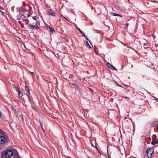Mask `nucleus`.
<instances>
[{"mask_svg":"<svg viewBox=\"0 0 158 158\" xmlns=\"http://www.w3.org/2000/svg\"><path fill=\"white\" fill-rule=\"evenodd\" d=\"M17 151L15 150H8L6 151L5 154L7 157L10 158L12 155L14 156L15 155L17 154Z\"/></svg>","mask_w":158,"mask_h":158,"instance_id":"f257e3e1","label":"nucleus"},{"mask_svg":"<svg viewBox=\"0 0 158 158\" xmlns=\"http://www.w3.org/2000/svg\"><path fill=\"white\" fill-rule=\"evenodd\" d=\"M38 22L36 21L35 25H33L32 24H28V28L31 29L33 30L35 29L36 30H37L39 29V27L38 26Z\"/></svg>","mask_w":158,"mask_h":158,"instance_id":"f03ea898","label":"nucleus"},{"mask_svg":"<svg viewBox=\"0 0 158 158\" xmlns=\"http://www.w3.org/2000/svg\"><path fill=\"white\" fill-rule=\"evenodd\" d=\"M154 152L153 148H150L146 151L148 157L151 158L152 156V154Z\"/></svg>","mask_w":158,"mask_h":158,"instance_id":"7ed1b4c3","label":"nucleus"},{"mask_svg":"<svg viewBox=\"0 0 158 158\" xmlns=\"http://www.w3.org/2000/svg\"><path fill=\"white\" fill-rule=\"evenodd\" d=\"M8 139L7 137L1 136L0 137V143L3 144L8 141Z\"/></svg>","mask_w":158,"mask_h":158,"instance_id":"20e7f679","label":"nucleus"},{"mask_svg":"<svg viewBox=\"0 0 158 158\" xmlns=\"http://www.w3.org/2000/svg\"><path fill=\"white\" fill-rule=\"evenodd\" d=\"M107 67L112 70H117L114 67L113 65H111L110 63H107Z\"/></svg>","mask_w":158,"mask_h":158,"instance_id":"39448f33","label":"nucleus"},{"mask_svg":"<svg viewBox=\"0 0 158 158\" xmlns=\"http://www.w3.org/2000/svg\"><path fill=\"white\" fill-rule=\"evenodd\" d=\"M48 15H52L54 16H55V14L53 11L50 10H48Z\"/></svg>","mask_w":158,"mask_h":158,"instance_id":"423d86ee","label":"nucleus"},{"mask_svg":"<svg viewBox=\"0 0 158 158\" xmlns=\"http://www.w3.org/2000/svg\"><path fill=\"white\" fill-rule=\"evenodd\" d=\"M25 90L27 91L28 93V94H26V95L27 96V97L29 98V95H30V90L28 87L26 85H25Z\"/></svg>","mask_w":158,"mask_h":158,"instance_id":"0eeeda50","label":"nucleus"},{"mask_svg":"<svg viewBox=\"0 0 158 158\" xmlns=\"http://www.w3.org/2000/svg\"><path fill=\"white\" fill-rule=\"evenodd\" d=\"M76 28L77 29V30H78L80 32V33H81V34L86 39H87V40H88V39H87V38H86V35H85V34L82 32V31L80 30V29H79V28H77V27H76Z\"/></svg>","mask_w":158,"mask_h":158,"instance_id":"6e6552de","label":"nucleus"},{"mask_svg":"<svg viewBox=\"0 0 158 158\" xmlns=\"http://www.w3.org/2000/svg\"><path fill=\"white\" fill-rule=\"evenodd\" d=\"M48 30L50 32H51L52 33L55 32V30H54L51 27H48Z\"/></svg>","mask_w":158,"mask_h":158,"instance_id":"1a4fd4ad","label":"nucleus"},{"mask_svg":"<svg viewBox=\"0 0 158 158\" xmlns=\"http://www.w3.org/2000/svg\"><path fill=\"white\" fill-rule=\"evenodd\" d=\"M158 143V141L156 140L155 139H153L152 140V144L153 145H154Z\"/></svg>","mask_w":158,"mask_h":158,"instance_id":"9d476101","label":"nucleus"},{"mask_svg":"<svg viewBox=\"0 0 158 158\" xmlns=\"http://www.w3.org/2000/svg\"><path fill=\"white\" fill-rule=\"evenodd\" d=\"M84 44L86 45V46L87 47H88L89 48H91V47L90 46V45L89 44V43H88V42L85 41H84Z\"/></svg>","mask_w":158,"mask_h":158,"instance_id":"9b49d317","label":"nucleus"},{"mask_svg":"<svg viewBox=\"0 0 158 158\" xmlns=\"http://www.w3.org/2000/svg\"><path fill=\"white\" fill-rule=\"evenodd\" d=\"M157 124H158V121H155L153 122L152 124H151V126L152 127H154Z\"/></svg>","mask_w":158,"mask_h":158,"instance_id":"f8f14e48","label":"nucleus"},{"mask_svg":"<svg viewBox=\"0 0 158 158\" xmlns=\"http://www.w3.org/2000/svg\"><path fill=\"white\" fill-rule=\"evenodd\" d=\"M111 15H112L114 16H119V17H121V18H122V15H121L119 14H116V13H111Z\"/></svg>","mask_w":158,"mask_h":158,"instance_id":"ddd939ff","label":"nucleus"},{"mask_svg":"<svg viewBox=\"0 0 158 158\" xmlns=\"http://www.w3.org/2000/svg\"><path fill=\"white\" fill-rule=\"evenodd\" d=\"M11 108L12 110L14 112V113L15 114H17V113L16 110L14 108V106L12 105H11Z\"/></svg>","mask_w":158,"mask_h":158,"instance_id":"4468645a","label":"nucleus"},{"mask_svg":"<svg viewBox=\"0 0 158 158\" xmlns=\"http://www.w3.org/2000/svg\"><path fill=\"white\" fill-rule=\"evenodd\" d=\"M17 92H18V94L19 95V97L22 98V97L23 96V93L22 92H21L19 90V91H17Z\"/></svg>","mask_w":158,"mask_h":158,"instance_id":"2eb2a0df","label":"nucleus"},{"mask_svg":"<svg viewBox=\"0 0 158 158\" xmlns=\"http://www.w3.org/2000/svg\"><path fill=\"white\" fill-rule=\"evenodd\" d=\"M12 86L13 88L15 89L17 91H19V89L17 87L15 84L12 85Z\"/></svg>","mask_w":158,"mask_h":158,"instance_id":"dca6fc26","label":"nucleus"},{"mask_svg":"<svg viewBox=\"0 0 158 158\" xmlns=\"http://www.w3.org/2000/svg\"><path fill=\"white\" fill-rule=\"evenodd\" d=\"M40 126H41V128L42 129L43 131V132L44 133L45 132V131L44 130V128H43V124H42V123H41L40 122Z\"/></svg>","mask_w":158,"mask_h":158,"instance_id":"f3484780","label":"nucleus"},{"mask_svg":"<svg viewBox=\"0 0 158 158\" xmlns=\"http://www.w3.org/2000/svg\"><path fill=\"white\" fill-rule=\"evenodd\" d=\"M0 117L1 118H4V116L2 114V112L0 111Z\"/></svg>","mask_w":158,"mask_h":158,"instance_id":"a211bd4d","label":"nucleus"},{"mask_svg":"<svg viewBox=\"0 0 158 158\" xmlns=\"http://www.w3.org/2000/svg\"><path fill=\"white\" fill-rule=\"evenodd\" d=\"M13 158H21L18 155V153L17 154L15 155L13 157Z\"/></svg>","mask_w":158,"mask_h":158,"instance_id":"6ab92c4d","label":"nucleus"},{"mask_svg":"<svg viewBox=\"0 0 158 158\" xmlns=\"http://www.w3.org/2000/svg\"><path fill=\"white\" fill-rule=\"evenodd\" d=\"M32 108L35 111H37V110H36V108L35 107L32 106Z\"/></svg>","mask_w":158,"mask_h":158,"instance_id":"aec40b11","label":"nucleus"},{"mask_svg":"<svg viewBox=\"0 0 158 158\" xmlns=\"http://www.w3.org/2000/svg\"><path fill=\"white\" fill-rule=\"evenodd\" d=\"M27 12L29 14L27 15V17H30L31 16V15L30 13H29V12L28 11H27Z\"/></svg>","mask_w":158,"mask_h":158,"instance_id":"412c9836","label":"nucleus"},{"mask_svg":"<svg viewBox=\"0 0 158 158\" xmlns=\"http://www.w3.org/2000/svg\"><path fill=\"white\" fill-rule=\"evenodd\" d=\"M29 72L30 73H31V76L33 77H34V73L33 72H31V71H29Z\"/></svg>","mask_w":158,"mask_h":158,"instance_id":"4be33fe9","label":"nucleus"},{"mask_svg":"<svg viewBox=\"0 0 158 158\" xmlns=\"http://www.w3.org/2000/svg\"><path fill=\"white\" fill-rule=\"evenodd\" d=\"M32 19L34 20H37L36 17H35V16H33V17H32Z\"/></svg>","mask_w":158,"mask_h":158,"instance_id":"5701e85b","label":"nucleus"},{"mask_svg":"<svg viewBox=\"0 0 158 158\" xmlns=\"http://www.w3.org/2000/svg\"><path fill=\"white\" fill-rule=\"evenodd\" d=\"M69 77L70 78H73V75H70Z\"/></svg>","mask_w":158,"mask_h":158,"instance_id":"b1692460","label":"nucleus"},{"mask_svg":"<svg viewBox=\"0 0 158 158\" xmlns=\"http://www.w3.org/2000/svg\"><path fill=\"white\" fill-rule=\"evenodd\" d=\"M107 153H108V156L109 158H111L110 156L109 155L108 151H107Z\"/></svg>","mask_w":158,"mask_h":158,"instance_id":"393cba45","label":"nucleus"},{"mask_svg":"<svg viewBox=\"0 0 158 158\" xmlns=\"http://www.w3.org/2000/svg\"><path fill=\"white\" fill-rule=\"evenodd\" d=\"M48 27H48V25H47V28H48Z\"/></svg>","mask_w":158,"mask_h":158,"instance_id":"a878e982","label":"nucleus"},{"mask_svg":"<svg viewBox=\"0 0 158 158\" xmlns=\"http://www.w3.org/2000/svg\"><path fill=\"white\" fill-rule=\"evenodd\" d=\"M126 25H127V27L128 26V24H126Z\"/></svg>","mask_w":158,"mask_h":158,"instance_id":"bb28decb","label":"nucleus"},{"mask_svg":"<svg viewBox=\"0 0 158 158\" xmlns=\"http://www.w3.org/2000/svg\"><path fill=\"white\" fill-rule=\"evenodd\" d=\"M97 150L98 151V152H99V151H98V149H97Z\"/></svg>","mask_w":158,"mask_h":158,"instance_id":"cd10ccee","label":"nucleus"},{"mask_svg":"<svg viewBox=\"0 0 158 158\" xmlns=\"http://www.w3.org/2000/svg\"><path fill=\"white\" fill-rule=\"evenodd\" d=\"M65 18V19L66 20H67V19H66V18Z\"/></svg>","mask_w":158,"mask_h":158,"instance_id":"c85d7f7f","label":"nucleus"},{"mask_svg":"<svg viewBox=\"0 0 158 158\" xmlns=\"http://www.w3.org/2000/svg\"><path fill=\"white\" fill-rule=\"evenodd\" d=\"M91 145H92V143L91 142Z\"/></svg>","mask_w":158,"mask_h":158,"instance_id":"c756f323","label":"nucleus"},{"mask_svg":"<svg viewBox=\"0 0 158 158\" xmlns=\"http://www.w3.org/2000/svg\"><path fill=\"white\" fill-rule=\"evenodd\" d=\"M157 100L158 101V99H157Z\"/></svg>","mask_w":158,"mask_h":158,"instance_id":"7c9ffc66","label":"nucleus"}]
</instances>
